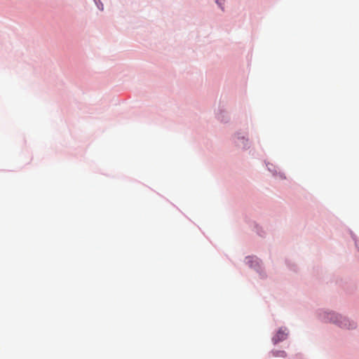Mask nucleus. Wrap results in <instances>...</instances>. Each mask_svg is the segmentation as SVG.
<instances>
[{
	"mask_svg": "<svg viewBox=\"0 0 359 359\" xmlns=\"http://www.w3.org/2000/svg\"><path fill=\"white\" fill-rule=\"evenodd\" d=\"M330 315L331 316V320H332L334 323H339L341 327L348 329H352L355 327L354 323L351 324L348 320L345 318H342L341 316L336 315L335 313H330Z\"/></svg>",
	"mask_w": 359,
	"mask_h": 359,
	"instance_id": "obj_1",
	"label": "nucleus"
},
{
	"mask_svg": "<svg viewBox=\"0 0 359 359\" xmlns=\"http://www.w3.org/2000/svg\"><path fill=\"white\" fill-rule=\"evenodd\" d=\"M287 333L285 330L280 329L276 334L273 337V341L276 344L286 339Z\"/></svg>",
	"mask_w": 359,
	"mask_h": 359,
	"instance_id": "obj_2",
	"label": "nucleus"
},
{
	"mask_svg": "<svg viewBox=\"0 0 359 359\" xmlns=\"http://www.w3.org/2000/svg\"><path fill=\"white\" fill-rule=\"evenodd\" d=\"M279 355L285 357L286 355V353H285V351H280V355Z\"/></svg>",
	"mask_w": 359,
	"mask_h": 359,
	"instance_id": "obj_3",
	"label": "nucleus"
}]
</instances>
